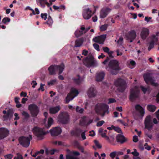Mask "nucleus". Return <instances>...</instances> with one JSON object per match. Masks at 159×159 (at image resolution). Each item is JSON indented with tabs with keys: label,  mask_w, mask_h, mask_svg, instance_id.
<instances>
[{
	"label": "nucleus",
	"mask_w": 159,
	"mask_h": 159,
	"mask_svg": "<svg viewBox=\"0 0 159 159\" xmlns=\"http://www.w3.org/2000/svg\"><path fill=\"white\" fill-rule=\"evenodd\" d=\"M119 65V63L117 60H112L110 61L106 69L112 75H116L117 73V71L120 70Z\"/></svg>",
	"instance_id": "obj_1"
},
{
	"label": "nucleus",
	"mask_w": 159,
	"mask_h": 159,
	"mask_svg": "<svg viewBox=\"0 0 159 159\" xmlns=\"http://www.w3.org/2000/svg\"><path fill=\"white\" fill-rule=\"evenodd\" d=\"M109 106L108 105L103 104L99 103L97 104L95 107V111L98 114H100L101 112L103 113L101 114L102 116H103L105 114H108Z\"/></svg>",
	"instance_id": "obj_2"
},
{
	"label": "nucleus",
	"mask_w": 159,
	"mask_h": 159,
	"mask_svg": "<svg viewBox=\"0 0 159 159\" xmlns=\"http://www.w3.org/2000/svg\"><path fill=\"white\" fill-rule=\"evenodd\" d=\"M64 68V65L62 64L60 65H51L48 68L49 74L51 75H55L56 71L58 70L59 74H60L62 73Z\"/></svg>",
	"instance_id": "obj_3"
},
{
	"label": "nucleus",
	"mask_w": 159,
	"mask_h": 159,
	"mask_svg": "<svg viewBox=\"0 0 159 159\" xmlns=\"http://www.w3.org/2000/svg\"><path fill=\"white\" fill-rule=\"evenodd\" d=\"M69 116L66 112H61L57 118V121L63 124H66L69 121Z\"/></svg>",
	"instance_id": "obj_4"
},
{
	"label": "nucleus",
	"mask_w": 159,
	"mask_h": 159,
	"mask_svg": "<svg viewBox=\"0 0 159 159\" xmlns=\"http://www.w3.org/2000/svg\"><path fill=\"white\" fill-rule=\"evenodd\" d=\"M84 64L88 67H95L98 66V63L92 57H86L83 61Z\"/></svg>",
	"instance_id": "obj_5"
},
{
	"label": "nucleus",
	"mask_w": 159,
	"mask_h": 159,
	"mask_svg": "<svg viewBox=\"0 0 159 159\" xmlns=\"http://www.w3.org/2000/svg\"><path fill=\"white\" fill-rule=\"evenodd\" d=\"M32 139V136L30 134L28 137L21 136L20 137L19 140L21 145L25 147H28L30 145V141Z\"/></svg>",
	"instance_id": "obj_6"
},
{
	"label": "nucleus",
	"mask_w": 159,
	"mask_h": 159,
	"mask_svg": "<svg viewBox=\"0 0 159 159\" xmlns=\"http://www.w3.org/2000/svg\"><path fill=\"white\" fill-rule=\"evenodd\" d=\"M78 91L75 88H72L70 93L67 95L66 98V103H68L70 101L72 100L73 98L78 94Z\"/></svg>",
	"instance_id": "obj_7"
},
{
	"label": "nucleus",
	"mask_w": 159,
	"mask_h": 159,
	"mask_svg": "<svg viewBox=\"0 0 159 159\" xmlns=\"http://www.w3.org/2000/svg\"><path fill=\"white\" fill-rule=\"evenodd\" d=\"M144 124L145 129L149 131L152 129L153 124L152 122L151 117L150 115H148L146 116L144 120Z\"/></svg>",
	"instance_id": "obj_8"
},
{
	"label": "nucleus",
	"mask_w": 159,
	"mask_h": 159,
	"mask_svg": "<svg viewBox=\"0 0 159 159\" xmlns=\"http://www.w3.org/2000/svg\"><path fill=\"white\" fill-rule=\"evenodd\" d=\"M33 131L38 139H43V136L45 134V133L43 129L35 127L33 129Z\"/></svg>",
	"instance_id": "obj_9"
},
{
	"label": "nucleus",
	"mask_w": 159,
	"mask_h": 159,
	"mask_svg": "<svg viewBox=\"0 0 159 159\" xmlns=\"http://www.w3.org/2000/svg\"><path fill=\"white\" fill-rule=\"evenodd\" d=\"M143 78L144 81L147 84L150 83L152 85L155 86L158 85L157 83L155 82V80L150 76L149 74H144Z\"/></svg>",
	"instance_id": "obj_10"
},
{
	"label": "nucleus",
	"mask_w": 159,
	"mask_h": 159,
	"mask_svg": "<svg viewBox=\"0 0 159 159\" xmlns=\"http://www.w3.org/2000/svg\"><path fill=\"white\" fill-rule=\"evenodd\" d=\"M85 132L86 131L85 130H83L80 129H77L75 130L72 131L71 134L73 135L78 136L80 135V134H81L82 138L83 140H84L86 139L85 136Z\"/></svg>",
	"instance_id": "obj_11"
},
{
	"label": "nucleus",
	"mask_w": 159,
	"mask_h": 159,
	"mask_svg": "<svg viewBox=\"0 0 159 159\" xmlns=\"http://www.w3.org/2000/svg\"><path fill=\"white\" fill-rule=\"evenodd\" d=\"M139 90L137 87H135L131 90L130 94L129 96L130 99L133 101L138 97L139 94Z\"/></svg>",
	"instance_id": "obj_12"
},
{
	"label": "nucleus",
	"mask_w": 159,
	"mask_h": 159,
	"mask_svg": "<svg viewBox=\"0 0 159 159\" xmlns=\"http://www.w3.org/2000/svg\"><path fill=\"white\" fill-rule=\"evenodd\" d=\"M93 14L92 10L89 8H84L83 10L82 15L85 19H89Z\"/></svg>",
	"instance_id": "obj_13"
},
{
	"label": "nucleus",
	"mask_w": 159,
	"mask_h": 159,
	"mask_svg": "<svg viewBox=\"0 0 159 159\" xmlns=\"http://www.w3.org/2000/svg\"><path fill=\"white\" fill-rule=\"evenodd\" d=\"M29 109L33 116H37L39 112V110L36 105L34 104L30 105L29 106Z\"/></svg>",
	"instance_id": "obj_14"
},
{
	"label": "nucleus",
	"mask_w": 159,
	"mask_h": 159,
	"mask_svg": "<svg viewBox=\"0 0 159 159\" xmlns=\"http://www.w3.org/2000/svg\"><path fill=\"white\" fill-rule=\"evenodd\" d=\"M136 32L134 30L129 32L126 35V39L130 42H132L136 37Z\"/></svg>",
	"instance_id": "obj_15"
},
{
	"label": "nucleus",
	"mask_w": 159,
	"mask_h": 159,
	"mask_svg": "<svg viewBox=\"0 0 159 159\" xmlns=\"http://www.w3.org/2000/svg\"><path fill=\"white\" fill-rule=\"evenodd\" d=\"M115 84L116 86L122 88L123 89L121 91H123L125 87V82L122 79H118L115 82Z\"/></svg>",
	"instance_id": "obj_16"
},
{
	"label": "nucleus",
	"mask_w": 159,
	"mask_h": 159,
	"mask_svg": "<svg viewBox=\"0 0 159 159\" xmlns=\"http://www.w3.org/2000/svg\"><path fill=\"white\" fill-rule=\"evenodd\" d=\"M106 37V34H103L93 38V41L96 43L99 44H103Z\"/></svg>",
	"instance_id": "obj_17"
},
{
	"label": "nucleus",
	"mask_w": 159,
	"mask_h": 159,
	"mask_svg": "<svg viewBox=\"0 0 159 159\" xmlns=\"http://www.w3.org/2000/svg\"><path fill=\"white\" fill-rule=\"evenodd\" d=\"M9 131L7 129L2 128H0V139H3L8 135Z\"/></svg>",
	"instance_id": "obj_18"
},
{
	"label": "nucleus",
	"mask_w": 159,
	"mask_h": 159,
	"mask_svg": "<svg viewBox=\"0 0 159 159\" xmlns=\"http://www.w3.org/2000/svg\"><path fill=\"white\" fill-rule=\"evenodd\" d=\"M51 134L53 136H56L60 134L61 132V130L60 127H56L50 130Z\"/></svg>",
	"instance_id": "obj_19"
},
{
	"label": "nucleus",
	"mask_w": 159,
	"mask_h": 159,
	"mask_svg": "<svg viewBox=\"0 0 159 159\" xmlns=\"http://www.w3.org/2000/svg\"><path fill=\"white\" fill-rule=\"evenodd\" d=\"M149 30L146 28L142 29L140 34V36L141 39L143 40L145 39L148 36L149 34Z\"/></svg>",
	"instance_id": "obj_20"
},
{
	"label": "nucleus",
	"mask_w": 159,
	"mask_h": 159,
	"mask_svg": "<svg viewBox=\"0 0 159 159\" xmlns=\"http://www.w3.org/2000/svg\"><path fill=\"white\" fill-rule=\"evenodd\" d=\"M110 11L111 10L109 8L102 9L100 12V17L102 18H105L107 16Z\"/></svg>",
	"instance_id": "obj_21"
},
{
	"label": "nucleus",
	"mask_w": 159,
	"mask_h": 159,
	"mask_svg": "<svg viewBox=\"0 0 159 159\" xmlns=\"http://www.w3.org/2000/svg\"><path fill=\"white\" fill-rule=\"evenodd\" d=\"M87 32V30H86L84 27L83 25L81 27L80 30H76L75 33V34L76 37H78L83 34L86 33Z\"/></svg>",
	"instance_id": "obj_22"
},
{
	"label": "nucleus",
	"mask_w": 159,
	"mask_h": 159,
	"mask_svg": "<svg viewBox=\"0 0 159 159\" xmlns=\"http://www.w3.org/2000/svg\"><path fill=\"white\" fill-rule=\"evenodd\" d=\"M105 74L103 71L98 72L96 73V80L98 81H101L104 79Z\"/></svg>",
	"instance_id": "obj_23"
},
{
	"label": "nucleus",
	"mask_w": 159,
	"mask_h": 159,
	"mask_svg": "<svg viewBox=\"0 0 159 159\" xmlns=\"http://www.w3.org/2000/svg\"><path fill=\"white\" fill-rule=\"evenodd\" d=\"M135 109L142 116H143L144 113V109L139 105L137 104L135 106Z\"/></svg>",
	"instance_id": "obj_24"
},
{
	"label": "nucleus",
	"mask_w": 159,
	"mask_h": 159,
	"mask_svg": "<svg viewBox=\"0 0 159 159\" xmlns=\"http://www.w3.org/2000/svg\"><path fill=\"white\" fill-rule=\"evenodd\" d=\"M61 107L59 106L55 107H51L49 108V112L50 114H54L57 113L60 110Z\"/></svg>",
	"instance_id": "obj_25"
},
{
	"label": "nucleus",
	"mask_w": 159,
	"mask_h": 159,
	"mask_svg": "<svg viewBox=\"0 0 159 159\" xmlns=\"http://www.w3.org/2000/svg\"><path fill=\"white\" fill-rule=\"evenodd\" d=\"M96 91L93 87L90 88L87 91V94L89 97H94L96 94Z\"/></svg>",
	"instance_id": "obj_26"
},
{
	"label": "nucleus",
	"mask_w": 159,
	"mask_h": 159,
	"mask_svg": "<svg viewBox=\"0 0 159 159\" xmlns=\"http://www.w3.org/2000/svg\"><path fill=\"white\" fill-rule=\"evenodd\" d=\"M116 139L118 142H120L121 143H124L126 141L125 137L120 134L117 135L116 136Z\"/></svg>",
	"instance_id": "obj_27"
},
{
	"label": "nucleus",
	"mask_w": 159,
	"mask_h": 159,
	"mask_svg": "<svg viewBox=\"0 0 159 159\" xmlns=\"http://www.w3.org/2000/svg\"><path fill=\"white\" fill-rule=\"evenodd\" d=\"M80 153L77 152H73V154H69L66 156L67 159H78L75 156V155H79Z\"/></svg>",
	"instance_id": "obj_28"
},
{
	"label": "nucleus",
	"mask_w": 159,
	"mask_h": 159,
	"mask_svg": "<svg viewBox=\"0 0 159 159\" xmlns=\"http://www.w3.org/2000/svg\"><path fill=\"white\" fill-rule=\"evenodd\" d=\"M13 111L12 109H9L7 111V113L6 115L3 116V117L5 119L7 120L12 117L13 115Z\"/></svg>",
	"instance_id": "obj_29"
},
{
	"label": "nucleus",
	"mask_w": 159,
	"mask_h": 159,
	"mask_svg": "<svg viewBox=\"0 0 159 159\" xmlns=\"http://www.w3.org/2000/svg\"><path fill=\"white\" fill-rule=\"evenodd\" d=\"M73 80L74 82L77 84H80L83 81V80L80 78L79 75H77L76 78H73Z\"/></svg>",
	"instance_id": "obj_30"
},
{
	"label": "nucleus",
	"mask_w": 159,
	"mask_h": 159,
	"mask_svg": "<svg viewBox=\"0 0 159 159\" xmlns=\"http://www.w3.org/2000/svg\"><path fill=\"white\" fill-rule=\"evenodd\" d=\"M127 65L129 67L133 69L135 67L136 63L133 60L129 61L127 62Z\"/></svg>",
	"instance_id": "obj_31"
},
{
	"label": "nucleus",
	"mask_w": 159,
	"mask_h": 159,
	"mask_svg": "<svg viewBox=\"0 0 159 159\" xmlns=\"http://www.w3.org/2000/svg\"><path fill=\"white\" fill-rule=\"evenodd\" d=\"M53 120L51 117L48 118V123L45 125V126L47 128H50L51 125L53 123Z\"/></svg>",
	"instance_id": "obj_32"
},
{
	"label": "nucleus",
	"mask_w": 159,
	"mask_h": 159,
	"mask_svg": "<svg viewBox=\"0 0 159 159\" xmlns=\"http://www.w3.org/2000/svg\"><path fill=\"white\" fill-rule=\"evenodd\" d=\"M102 49L104 52L107 53L110 56H111L113 53V51H110L109 48L107 47H103Z\"/></svg>",
	"instance_id": "obj_33"
},
{
	"label": "nucleus",
	"mask_w": 159,
	"mask_h": 159,
	"mask_svg": "<svg viewBox=\"0 0 159 159\" xmlns=\"http://www.w3.org/2000/svg\"><path fill=\"white\" fill-rule=\"evenodd\" d=\"M147 108L149 111L153 112L155 111L156 107L154 105H148Z\"/></svg>",
	"instance_id": "obj_34"
},
{
	"label": "nucleus",
	"mask_w": 159,
	"mask_h": 159,
	"mask_svg": "<svg viewBox=\"0 0 159 159\" xmlns=\"http://www.w3.org/2000/svg\"><path fill=\"white\" fill-rule=\"evenodd\" d=\"M48 24L49 26H51L53 23V21L52 19L50 16H49L48 18V20L45 23Z\"/></svg>",
	"instance_id": "obj_35"
},
{
	"label": "nucleus",
	"mask_w": 159,
	"mask_h": 159,
	"mask_svg": "<svg viewBox=\"0 0 159 159\" xmlns=\"http://www.w3.org/2000/svg\"><path fill=\"white\" fill-rule=\"evenodd\" d=\"M151 41L152 42H153V43L155 44L158 41V38L157 36L155 35H152L151 36Z\"/></svg>",
	"instance_id": "obj_36"
},
{
	"label": "nucleus",
	"mask_w": 159,
	"mask_h": 159,
	"mask_svg": "<svg viewBox=\"0 0 159 159\" xmlns=\"http://www.w3.org/2000/svg\"><path fill=\"white\" fill-rule=\"evenodd\" d=\"M88 120V118L86 117H83L81 118V121L82 122L87 123V125H89L92 122V120H89V123H87V121Z\"/></svg>",
	"instance_id": "obj_37"
},
{
	"label": "nucleus",
	"mask_w": 159,
	"mask_h": 159,
	"mask_svg": "<svg viewBox=\"0 0 159 159\" xmlns=\"http://www.w3.org/2000/svg\"><path fill=\"white\" fill-rule=\"evenodd\" d=\"M47 0H36L37 3H39L41 7L44 8L45 7V6L44 3H43L44 2L46 1Z\"/></svg>",
	"instance_id": "obj_38"
},
{
	"label": "nucleus",
	"mask_w": 159,
	"mask_h": 159,
	"mask_svg": "<svg viewBox=\"0 0 159 159\" xmlns=\"http://www.w3.org/2000/svg\"><path fill=\"white\" fill-rule=\"evenodd\" d=\"M108 26V25L107 24L102 25L100 27V30L102 31H105L107 30Z\"/></svg>",
	"instance_id": "obj_39"
},
{
	"label": "nucleus",
	"mask_w": 159,
	"mask_h": 159,
	"mask_svg": "<svg viewBox=\"0 0 159 159\" xmlns=\"http://www.w3.org/2000/svg\"><path fill=\"white\" fill-rule=\"evenodd\" d=\"M82 44V43L81 41L79 40H77L75 41V47H79Z\"/></svg>",
	"instance_id": "obj_40"
},
{
	"label": "nucleus",
	"mask_w": 159,
	"mask_h": 159,
	"mask_svg": "<svg viewBox=\"0 0 159 159\" xmlns=\"http://www.w3.org/2000/svg\"><path fill=\"white\" fill-rule=\"evenodd\" d=\"M10 21V19L8 17L4 18L2 20V22L4 24H6L7 22H9Z\"/></svg>",
	"instance_id": "obj_41"
},
{
	"label": "nucleus",
	"mask_w": 159,
	"mask_h": 159,
	"mask_svg": "<svg viewBox=\"0 0 159 159\" xmlns=\"http://www.w3.org/2000/svg\"><path fill=\"white\" fill-rule=\"evenodd\" d=\"M117 154V152L115 151L111 152L109 155L110 157L112 159H114Z\"/></svg>",
	"instance_id": "obj_42"
},
{
	"label": "nucleus",
	"mask_w": 159,
	"mask_h": 159,
	"mask_svg": "<svg viewBox=\"0 0 159 159\" xmlns=\"http://www.w3.org/2000/svg\"><path fill=\"white\" fill-rule=\"evenodd\" d=\"M76 110L77 112L81 113L83 112L84 109L82 108L79 107L78 106H77L76 108Z\"/></svg>",
	"instance_id": "obj_43"
},
{
	"label": "nucleus",
	"mask_w": 159,
	"mask_h": 159,
	"mask_svg": "<svg viewBox=\"0 0 159 159\" xmlns=\"http://www.w3.org/2000/svg\"><path fill=\"white\" fill-rule=\"evenodd\" d=\"M123 39L122 37H120L119 39L117 41V43L119 45H121L123 43Z\"/></svg>",
	"instance_id": "obj_44"
},
{
	"label": "nucleus",
	"mask_w": 159,
	"mask_h": 159,
	"mask_svg": "<svg viewBox=\"0 0 159 159\" xmlns=\"http://www.w3.org/2000/svg\"><path fill=\"white\" fill-rule=\"evenodd\" d=\"M13 157V155L11 154H7L4 156L5 159H11Z\"/></svg>",
	"instance_id": "obj_45"
},
{
	"label": "nucleus",
	"mask_w": 159,
	"mask_h": 159,
	"mask_svg": "<svg viewBox=\"0 0 159 159\" xmlns=\"http://www.w3.org/2000/svg\"><path fill=\"white\" fill-rule=\"evenodd\" d=\"M155 44V43H153V42H152L151 41L149 43V46L148 48V50L149 51L153 47Z\"/></svg>",
	"instance_id": "obj_46"
},
{
	"label": "nucleus",
	"mask_w": 159,
	"mask_h": 159,
	"mask_svg": "<svg viewBox=\"0 0 159 159\" xmlns=\"http://www.w3.org/2000/svg\"><path fill=\"white\" fill-rule=\"evenodd\" d=\"M22 114L26 118H28L29 117L28 113L25 111H23L22 113Z\"/></svg>",
	"instance_id": "obj_47"
},
{
	"label": "nucleus",
	"mask_w": 159,
	"mask_h": 159,
	"mask_svg": "<svg viewBox=\"0 0 159 159\" xmlns=\"http://www.w3.org/2000/svg\"><path fill=\"white\" fill-rule=\"evenodd\" d=\"M47 13H41V17L42 18L44 19L45 20L47 18Z\"/></svg>",
	"instance_id": "obj_48"
},
{
	"label": "nucleus",
	"mask_w": 159,
	"mask_h": 159,
	"mask_svg": "<svg viewBox=\"0 0 159 159\" xmlns=\"http://www.w3.org/2000/svg\"><path fill=\"white\" fill-rule=\"evenodd\" d=\"M13 159H23V157L19 153H18L17 156L14 157Z\"/></svg>",
	"instance_id": "obj_49"
},
{
	"label": "nucleus",
	"mask_w": 159,
	"mask_h": 159,
	"mask_svg": "<svg viewBox=\"0 0 159 159\" xmlns=\"http://www.w3.org/2000/svg\"><path fill=\"white\" fill-rule=\"evenodd\" d=\"M93 45L94 48L96 50L98 51H100L99 46L98 44L96 43H94Z\"/></svg>",
	"instance_id": "obj_50"
},
{
	"label": "nucleus",
	"mask_w": 159,
	"mask_h": 159,
	"mask_svg": "<svg viewBox=\"0 0 159 159\" xmlns=\"http://www.w3.org/2000/svg\"><path fill=\"white\" fill-rule=\"evenodd\" d=\"M94 142L95 145L98 147V148H102V146L97 141L95 140L94 141Z\"/></svg>",
	"instance_id": "obj_51"
},
{
	"label": "nucleus",
	"mask_w": 159,
	"mask_h": 159,
	"mask_svg": "<svg viewBox=\"0 0 159 159\" xmlns=\"http://www.w3.org/2000/svg\"><path fill=\"white\" fill-rule=\"evenodd\" d=\"M104 122H105L104 120L99 121L97 123V126H102Z\"/></svg>",
	"instance_id": "obj_52"
},
{
	"label": "nucleus",
	"mask_w": 159,
	"mask_h": 159,
	"mask_svg": "<svg viewBox=\"0 0 159 159\" xmlns=\"http://www.w3.org/2000/svg\"><path fill=\"white\" fill-rule=\"evenodd\" d=\"M116 102V100L114 98H110L108 99V104H110Z\"/></svg>",
	"instance_id": "obj_53"
},
{
	"label": "nucleus",
	"mask_w": 159,
	"mask_h": 159,
	"mask_svg": "<svg viewBox=\"0 0 159 159\" xmlns=\"http://www.w3.org/2000/svg\"><path fill=\"white\" fill-rule=\"evenodd\" d=\"M114 130L116 131L118 133H121V130L120 128L117 127H115L114 128Z\"/></svg>",
	"instance_id": "obj_54"
},
{
	"label": "nucleus",
	"mask_w": 159,
	"mask_h": 159,
	"mask_svg": "<svg viewBox=\"0 0 159 159\" xmlns=\"http://www.w3.org/2000/svg\"><path fill=\"white\" fill-rule=\"evenodd\" d=\"M116 52H117V55L118 56H121L122 54V52L121 51V50L118 49H117L116 51Z\"/></svg>",
	"instance_id": "obj_55"
},
{
	"label": "nucleus",
	"mask_w": 159,
	"mask_h": 159,
	"mask_svg": "<svg viewBox=\"0 0 159 159\" xmlns=\"http://www.w3.org/2000/svg\"><path fill=\"white\" fill-rule=\"evenodd\" d=\"M133 141L134 142H137L138 141V139L137 136H134L133 137Z\"/></svg>",
	"instance_id": "obj_56"
},
{
	"label": "nucleus",
	"mask_w": 159,
	"mask_h": 159,
	"mask_svg": "<svg viewBox=\"0 0 159 159\" xmlns=\"http://www.w3.org/2000/svg\"><path fill=\"white\" fill-rule=\"evenodd\" d=\"M56 82V80H53L51 81L50 82H48V84L49 85H52L54 84Z\"/></svg>",
	"instance_id": "obj_57"
},
{
	"label": "nucleus",
	"mask_w": 159,
	"mask_h": 159,
	"mask_svg": "<svg viewBox=\"0 0 159 159\" xmlns=\"http://www.w3.org/2000/svg\"><path fill=\"white\" fill-rule=\"evenodd\" d=\"M131 153L134 156H138L139 155V153L138 152L136 149L134 150V151L131 152Z\"/></svg>",
	"instance_id": "obj_58"
},
{
	"label": "nucleus",
	"mask_w": 159,
	"mask_h": 159,
	"mask_svg": "<svg viewBox=\"0 0 159 159\" xmlns=\"http://www.w3.org/2000/svg\"><path fill=\"white\" fill-rule=\"evenodd\" d=\"M53 8L55 10H57L59 11H61V10H60V6L58 7V6H56L55 5H54V6H53Z\"/></svg>",
	"instance_id": "obj_59"
},
{
	"label": "nucleus",
	"mask_w": 159,
	"mask_h": 159,
	"mask_svg": "<svg viewBox=\"0 0 159 159\" xmlns=\"http://www.w3.org/2000/svg\"><path fill=\"white\" fill-rule=\"evenodd\" d=\"M88 53V51L87 50H83L82 54L84 56H87Z\"/></svg>",
	"instance_id": "obj_60"
},
{
	"label": "nucleus",
	"mask_w": 159,
	"mask_h": 159,
	"mask_svg": "<svg viewBox=\"0 0 159 159\" xmlns=\"http://www.w3.org/2000/svg\"><path fill=\"white\" fill-rule=\"evenodd\" d=\"M152 19V17H145V20L147 22H148L150 20Z\"/></svg>",
	"instance_id": "obj_61"
},
{
	"label": "nucleus",
	"mask_w": 159,
	"mask_h": 159,
	"mask_svg": "<svg viewBox=\"0 0 159 159\" xmlns=\"http://www.w3.org/2000/svg\"><path fill=\"white\" fill-rule=\"evenodd\" d=\"M141 88L142 90V91L143 92V93H145L148 90L147 89L145 88L143 86H141Z\"/></svg>",
	"instance_id": "obj_62"
},
{
	"label": "nucleus",
	"mask_w": 159,
	"mask_h": 159,
	"mask_svg": "<svg viewBox=\"0 0 159 159\" xmlns=\"http://www.w3.org/2000/svg\"><path fill=\"white\" fill-rule=\"evenodd\" d=\"M35 15L39 14L40 13L39 11L38 8H35Z\"/></svg>",
	"instance_id": "obj_63"
},
{
	"label": "nucleus",
	"mask_w": 159,
	"mask_h": 159,
	"mask_svg": "<svg viewBox=\"0 0 159 159\" xmlns=\"http://www.w3.org/2000/svg\"><path fill=\"white\" fill-rule=\"evenodd\" d=\"M90 134L89 135L90 136H93L95 135V133L93 131H92L89 132Z\"/></svg>",
	"instance_id": "obj_64"
}]
</instances>
